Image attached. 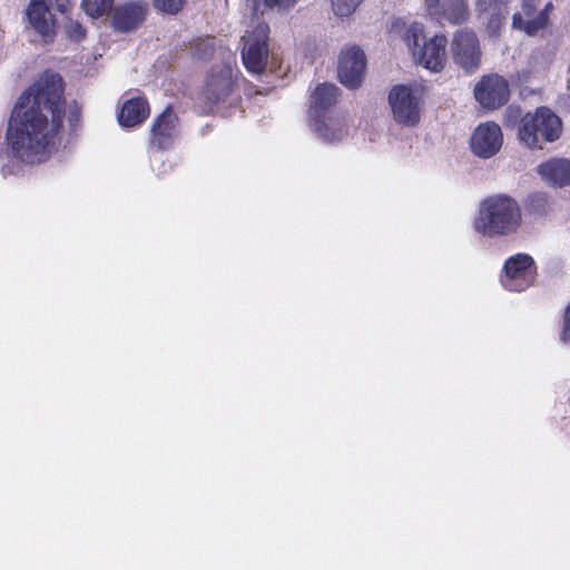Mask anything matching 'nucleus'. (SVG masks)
<instances>
[{"instance_id": "obj_1", "label": "nucleus", "mask_w": 570, "mask_h": 570, "mask_svg": "<svg viewBox=\"0 0 570 570\" xmlns=\"http://www.w3.org/2000/svg\"><path fill=\"white\" fill-rule=\"evenodd\" d=\"M65 116L63 79L47 70L13 106L7 130L12 155L27 164L46 161L61 142Z\"/></svg>"}, {"instance_id": "obj_29", "label": "nucleus", "mask_w": 570, "mask_h": 570, "mask_svg": "<svg viewBox=\"0 0 570 570\" xmlns=\"http://www.w3.org/2000/svg\"><path fill=\"white\" fill-rule=\"evenodd\" d=\"M522 12H520L523 17H527L528 19H533V14L537 10V1L535 0H522Z\"/></svg>"}, {"instance_id": "obj_2", "label": "nucleus", "mask_w": 570, "mask_h": 570, "mask_svg": "<svg viewBox=\"0 0 570 570\" xmlns=\"http://www.w3.org/2000/svg\"><path fill=\"white\" fill-rule=\"evenodd\" d=\"M521 223L519 203L507 194H495L480 203L473 227L482 236L493 238L517 233Z\"/></svg>"}, {"instance_id": "obj_21", "label": "nucleus", "mask_w": 570, "mask_h": 570, "mask_svg": "<svg viewBox=\"0 0 570 570\" xmlns=\"http://www.w3.org/2000/svg\"><path fill=\"white\" fill-rule=\"evenodd\" d=\"M552 10V2H548L533 19H524L521 13L515 12L512 16V28L533 37L549 24V14Z\"/></svg>"}, {"instance_id": "obj_25", "label": "nucleus", "mask_w": 570, "mask_h": 570, "mask_svg": "<svg viewBox=\"0 0 570 570\" xmlns=\"http://www.w3.org/2000/svg\"><path fill=\"white\" fill-rule=\"evenodd\" d=\"M154 8L166 14H177L183 10L185 0H151Z\"/></svg>"}, {"instance_id": "obj_23", "label": "nucleus", "mask_w": 570, "mask_h": 570, "mask_svg": "<svg viewBox=\"0 0 570 570\" xmlns=\"http://www.w3.org/2000/svg\"><path fill=\"white\" fill-rule=\"evenodd\" d=\"M193 59L206 61L213 58L215 53L214 38H196L189 45Z\"/></svg>"}, {"instance_id": "obj_6", "label": "nucleus", "mask_w": 570, "mask_h": 570, "mask_svg": "<svg viewBox=\"0 0 570 570\" xmlns=\"http://www.w3.org/2000/svg\"><path fill=\"white\" fill-rule=\"evenodd\" d=\"M70 7V0H30L26 9L28 22L43 43H51L56 38L55 12L66 14Z\"/></svg>"}, {"instance_id": "obj_12", "label": "nucleus", "mask_w": 570, "mask_h": 570, "mask_svg": "<svg viewBox=\"0 0 570 570\" xmlns=\"http://www.w3.org/2000/svg\"><path fill=\"white\" fill-rule=\"evenodd\" d=\"M179 118L171 105H168L151 122L148 148L151 151H165L174 145Z\"/></svg>"}, {"instance_id": "obj_9", "label": "nucleus", "mask_w": 570, "mask_h": 570, "mask_svg": "<svg viewBox=\"0 0 570 570\" xmlns=\"http://www.w3.org/2000/svg\"><path fill=\"white\" fill-rule=\"evenodd\" d=\"M450 49L454 63L466 73H473L480 68L482 50L480 40L472 29L463 28L456 30Z\"/></svg>"}, {"instance_id": "obj_13", "label": "nucleus", "mask_w": 570, "mask_h": 570, "mask_svg": "<svg viewBox=\"0 0 570 570\" xmlns=\"http://www.w3.org/2000/svg\"><path fill=\"white\" fill-rule=\"evenodd\" d=\"M424 10L431 20L440 24L461 26L471 16L468 0H424Z\"/></svg>"}, {"instance_id": "obj_26", "label": "nucleus", "mask_w": 570, "mask_h": 570, "mask_svg": "<svg viewBox=\"0 0 570 570\" xmlns=\"http://www.w3.org/2000/svg\"><path fill=\"white\" fill-rule=\"evenodd\" d=\"M363 0H332L333 11L336 16L348 17Z\"/></svg>"}, {"instance_id": "obj_19", "label": "nucleus", "mask_w": 570, "mask_h": 570, "mask_svg": "<svg viewBox=\"0 0 570 570\" xmlns=\"http://www.w3.org/2000/svg\"><path fill=\"white\" fill-rule=\"evenodd\" d=\"M538 173L550 185L568 186L570 185V159L551 158L539 165Z\"/></svg>"}, {"instance_id": "obj_18", "label": "nucleus", "mask_w": 570, "mask_h": 570, "mask_svg": "<svg viewBox=\"0 0 570 570\" xmlns=\"http://www.w3.org/2000/svg\"><path fill=\"white\" fill-rule=\"evenodd\" d=\"M150 114V106L145 97L127 99L119 112L118 122L121 127L131 128L141 125Z\"/></svg>"}, {"instance_id": "obj_5", "label": "nucleus", "mask_w": 570, "mask_h": 570, "mask_svg": "<svg viewBox=\"0 0 570 570\" xmlns=\"http://www.w3.org/2000/svg\"><path fill=\"white\" fill-rule=\"evenodd\" d=\"M562 121L548 107H539L534 112H527L518 130L519 139L530 149H542V142H553L561 137Z\"/></svg>"}, {"instance_id": "obj_10", "label": "nucleus", "mask_w": 570, "mask_h": 570, "mask_svg": "<svg viewBox=\"0 0 570 570\" xmlns=\"http://www.w3.org/2000/svg\"><path fill=\"white\" fill-rule=\"evenodd\" d=\"M236 88V79L229 65L214 66L206 76L202 99L212 109L225 101Z\"/></svg>"}, {"instance_id": "obj_15", "label": "nucleus", "mask_w": 570, "mask_h": 570, "mask_svg": "<svg viewBox=\"0 0 570 570\" xmlns=\"http://www.w3.org/2000/svg\"><path fill=\"white\" fill-rule=\"evenodd\" d=\"M389 102L397 122L405 126H414L419 122L417 100L409 87L404 85L394 86L390 91Z\"/></svg>"}, {"instance_id": "obj_20", "label": "nucleus", "mask_w": 570, "mask_h": 570, "mask_svg": "<svg viewBox=\"0 0 570 570\" xmlns=\"http://www.w3.org/2000/svg\"><path fill=\"white\" fill-rule=\"evenodd\" d=\"M510 0H475L474 6L479 14H488V28L498 32L503 26Z\"/></svg>"}, {"instance_id": "obj_11", "label": "nucleus", "mask_w": 570, "mask_h": 570, "mask_svg": "<svg viewBox=\"0 0 570 570\" xmlns=\"http://www.w3.org/2000/svg\"><path fill=\"white\" fill-rule=\"evenodd\" d=\"M366 72V57L357 46L343 49L338 56L337 77L348 89L358 88Z\"/></svg>"}, {"instance_id": "obj_17", "label": "nucleus", "mask_w": 570, "mask_h": 570, "mask_svg": "<svg viewBox=\"0 0 570 570\" xmlns=\"http://www.w3.org/2000/svg\"><path fill=\"white\" fill-rule=\"evenodd\" d=\"M502 142L500 126L495 122H484L475 128L471 137V149L478 157L490 158L500 150Z\"/></svg>"}, {"instance_id": "obj_30", "label": "nucleus", "mask_w": 570, "mask_h": 570, "mask_svg": "<svg viewBox=\"0 0 570 570\" xmlns=\"http://www.w3.org/2000/svg\"><path fill=\"white\" fill-rule=\"evenodd\" d=\"M288 0H264L265 4L268 7H274L276 4H284Z\"/></svg>"}, {"instance_id": "obj_16", "label": "nucleus", "mask_w": 570, "mask_h": 570, "mask_svg": "<svg viewBox=\"0 0 570 570\" xmlns=\"http://www.w3.org/2000/svg\"><path fill=\"white\" fill-rule=\"evenodd\" d=\"M148 3L141 0L119 4L112 10L111 26L119 32H131L146 20Z\"/></svg>"}, {"instance_id": "obj_3", "label": "nucleus", "mask_w": 570, "mask_h": 570, "mask_svg": "<svg viewBox=\"0 0 570 570\" xmlns=\"http://www.w3.org/2000/svg\"><path fill=\"white\" fill-rule=\"evenodd\" d=\"M392 31L401 35L417 63L433 72H440L444 69L448 47L445 35L436 33L426 38L425 27L422 22L413 21L406 24L401 19L392 23Z\"/></svg>"}, {"instance_id": "obj_22", "label": "nucleus", "mask_w": 570, "mask_h": 570, "mask_svg": "<svg viewBox=\"0 0 570 570\" xmlns=\"http://www.w3.org/2000/svg\"><path fill=\"white\" fill-rule=\"evenodd\" d=\"M523 205L527 214L532 216L543 217L551 210L549 196L541 191L528 195Z\"/></svg>"}, {"instance_id": "obj_24", "label": "nucleus", "mask_w": 570, "mask_h": 570, "mask_svg": "<svg viewBox=\"0 0 570 570\" xmlns=\"http://www.w3.org/2000/svg\"><path fill=\"white\" fill-rule=\"evenodd\" d=\"M81 6L88 16L99 18L111 11L114 0H82Z\"/></svg>"}, {"instance_id": "obj_14", "label": "nucleus", "mask_w": 570, "mask_h": 570, "mask_svg": "<svg viewBox=\"0 0 570 570\" xmlns=\"http://www.w3.org/2000/svg\"><path fill=\"white\" fill-rule=\"evenodd\" d=\"M474 97L484 108L498 109L505 105L510 98L509 83L497 73L485 75L475 85Z\"/></svg>"}, {"instance_id": "obj_8", "label": "nucleus", "mask_w": 570, "mask_h": 570, "mask_svg": "<svg viewBox=\"0 0 570 570\" xmlns=\"http://www.w3.org/2000/svg\"><path fill=\"white\" fill-rule=\"evenodd\" d=\"M537 275L538 267L533 257L518 253L505 259L500 282L505 289L520 293L534 284Z\"/></svg>"}, {"instance_id": "obj_7", "label": "nucleus", "mask_w": 570, "mask_h": 570, "mask_svg": "<svg viewBox=\"0 0 570 570\" xmlns=\"http://www.w3.org/2000/svg\"><path fill=\"white\" fill-rule=\"evenodd\" d=\"M242 60L248 72L261 75L268 60L269 26L261 21L243 37Z\"/></svg>"}, {"instance_id": "obj_4", "label": "nucleus", "mask_w": 570, "mask_h": 570, "mask_svg": "<svg viewBox=\"0 0 570 570\" xmlns=\"http://www.w3.org/2000/svg\"><path fill=\"white\" fill-rule=\"evenodd\" d=\"M340 89L330 82L318 83L311 94L308 116L315 131L327 141L341 139L345 132L343 119L334 115Z\"/></svg>"}, {"instance_id": "obj_27", "label": "nucleus", "mask_w": 570, "mask_h": 570, "mask_svg": "<svg viewBox=\"0 0 570 570\" xmlns=\"http://www.w3.org/2000/svg\"><path fill=\"white\" fill-rule=\"evenodd\" d=\"M67 119L71 130H76L81 121V107L77 101H72L67 111Z\"/></svg>"}, {"instance_id": "obj_28", "label": "nucleus", "mask_w": 570, "mask_h": 570, "mask_svg": "<svg viewBox=\"0 0 570 570\" xmlns=\"http://www.w3.org/2000/svg\"><path fill=\"white\" fill-rule=\"evenodd\" d=\"M67 32L70 38L82 40L86 37V29L77 21H70Z\"/></svg>"}]
</instances>
